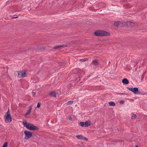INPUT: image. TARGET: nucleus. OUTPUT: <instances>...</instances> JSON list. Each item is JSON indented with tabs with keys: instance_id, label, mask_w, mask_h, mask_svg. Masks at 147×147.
Here are the masks:
<instances>
[{
	"instance_id": "obj_8",
	"label": "nucleus",
	"mask_w": 147,
	"mask_h": 147,
	"mask_svg": "<svg viewBox=\"0 0 147 147\" xmlns=\"http://www.w3.org/2000/svg\"><path fill=\"white\" fill-rule=\"evenodd\" d=\"M49 94L51 97H56V94L55 92H50Z\"/></svg>"
},
{
	"instance_id": "obj_10",
	"label": "nucleus",
	"mask_w": 147,
	"mask_h": 147,
	"mask_svg": "<svg viewBox=\"0 0 147 147\" xmlns=\"http://www.w3.org/2000/svg\"><path fill=\"white\" fill-rule=\"evenodd\" d=\"M90 125V122L89 121H87L84 122V127H86Z\"/></svg>"
},
{
	"instance_id": "obj_16",
	"label": "nucleus",
	"mask_w": 147,
	"mask_h": 147,
	"mask_svg": "<svg viewBox=\"0 0 147 147\" xmlns=\"http://www.w3.org/2000/svg\"><path fill=\"white\" fill-rule=\"evenodd\" d=\"M114 24L115 26L117 27V26H118L119 25V22H115Z\"/></svg>"
},
{
	"instance_id": "obj_30",
	"label": "nucleus",
	"mask_w": 147,
	"mask_h": 147,
	"mask_svg": "<svg viewBox=\"0 0 147 147\" xmlns=\"http://www.w3.org/2000/svg\"><path fill=\"white\" fill-rule=\"evenodd\" d=\"M32 93H33V95H35V94H36V93H35V92H32Z\"/></svg>"
},
{
	"instance_id": "obj_28",
	"label": "nucleus",
	"mask_w": 147,
	"mask_h": 147,
	"mask_svg": "<svg viewBox=\"0 0 147 147\" xmlns=\"http://www.w3.org/2000/svg\"><path fill=\"white\" fill-rule=\"evenodd\" d=\"M83 140H84L86 141H87L88 140L87 138L86 137H84V138H83Z\"/></svg>"
},
{
	"instance_id": "obj_34",
	"label": "nucleus",
	"mask_w": 147,
	"mask_h": 147,
	"mask_svg": "<svg viewBox=\"0 0 147 147\" xmlns=\"http://www.w3.org/2000/svg\"><path fill=\"white\" fill-rule=\"evenodd\" d=\"M110 63V61H109V63Z\"/></svg>"
},
{
	"instance_id": "obj_23",
	"label": "nucleus",
	"mask_w": 147,
	"mask_h": 147,
	"mask_svg": "<svg viewBox=\"0 0 147 147\" xmlns=\"http://www.w3.org/2000/svg\"><path fill=\"white\" fill-rule=\"evenodd\" d=\"M75 80L76 81H78L80 80V77H77L75 79Z\"/></svg>"
},
{
	"instance_id": "obj_13",
	"label": "nucleus",
	"mask_w": 147,
	"mask_h": 147,
	"mask_svg": "<svg viewBox=\"0 0 147 147\" xmlns=\"http://www.w3.org/2000/svg\"><path fill=\"white\" fill-rule=\"evenodd\" d=\"M92 63L93 65H97L99 64V63L97 60H93L92 61Z\"/></svg>"
},
{
	"instance_id": "obj_24",
	"label": "nucleus",
	"mask_w": 147,
	"mask_h": 147,
	"mask_svg": "<svg viewBox=\"0 0 147 147\" xmlns=\"http://www.w3.org/2000/svg\"><path fill=\"white\" fill-rule=\"evenodd\" d=\"M41 104L40 103H39V102L38 103L36 107L39 108L40 107Z\"/></svg>"
},
{
	"instance_id": "obj_11",
	"label": "nucleus",
	"mask_w": 147,
	"mask_h": 147,
	"mask_svg": "<svg viewBox=\"0 0 147 147\" xmlns=\"http://www.w3.org/2000/svg\"><path fill=\"white\" fill-rule=\"evenodd\" d=\"M122 82L123 83L126 84H127L129 83V81L126 78L123 79L122 80Z\"/></svg>"
},
{
	"instance_id": "obj_31",
	"label": "nucleus",
	"mask_w": 147,
	"mask_h": 147,
	"mask_svg": "<svg viewBox=\"0 0 147 147\" xmlns=\"http://www.w3.org/2000/svg\"><path fill=\"white\" fill-rule=\"evenodd\" d=\"M18 17H13V18H17Z\"/></svg>"
},
{
	"instance_id": "obj_20",
	"label": "nucleus",
	"mask_w": 147,
	"mask_h": 147,
	"mask_svg": "<svg viewBox=\"0 0 147 147\" xmlns=\"http://www.w3.org/2000/svg\"><path fill=\"white\" fill-rule=\"evenodd\" d=\"M73 102H74V101H68V102H67L66 104L67 105H71V104H72Z\"/></svg>"
},
{
	"instance_id": "obj_17",
	"label": "nucleus",
	"mask_w": 147,
	"mask_h": 147,
	"mask_svg": "<svg viewBox=\"0 0 147 147\" xmlns=\"http://www.w3.org/2000/svg\"><path fill=\"white\" fill-rule=\"evenodd\" d=\"M136 117V115L132 114V116L131 117V119H135Z\"/></svg>"
},
{
	"instance_id": "obj_33",
	"label": "nucleus",
	"mask_w": 147,
	"mask_h": 147,
	"mask_svg": "<svg viewBox=\"0 0 147 147\" xmlns=\"http://www.w3.org/2000/svg\"><path fill=\"white\" fill-rule=\"evenodd\" d=\"M74 80V79H72V80H71V81Z\"/></svg>"
},
{
	"instance_id": "obj_7",
	"label": "nucleus",
	"mask_w": 147,
	"mask_h": 147,
	"mask_svg": "<svg viewBox=\"0 0 147 147\" xmlns=\"http://www.w3.org/2000/svg\"><path fill=\"white\" fill-rule=\"evenodd\" d=\"M32 110V107L30 106L29 107V109L27 111L26 113L25 114V115L26 116L29 114L31 112Z\"/></svg>"
},
{
	"instance_id": "obj_22",
	"label": "nucleus",
	"mask_w": 147,
	"mask_h": 147,
	"mask_svg": "<svg viewBox=\"0 0 147 147\" xmlns=\"http://www.w3.org/2000/svg\"><path fill=\"white\" fill-rule=\"evenodd\" d=\"M8 144V143L7 142H5L3 144V145L2 147H7V145Z\"/></svg>"
},
{
	"instance_id": "obj_29",
	"label": "nucleus",
	"mask_w": 147,
	"mask_h": 147,
	"mask_svg": "<svg viewBox=\"0 0 147 147\" xmlns=\"http://www.w3.org/2000/svg\"><path fill=\"white\" fill-rule=\"evenodd\" d=\"M68 119L69 120H72V117L70 116V117H69V118H68Z\"/></svg>"
},
{
	"instance_id": "obj_2",
	"label": "nucleus",
	"mask_w": 147,
	"mask_h": 147,
	"mask_svg": "<svg viewBox=\"0 0 147 147\" xmlns=\"http://www.w3.org/2000/svg\"><path fill=\"white\" fill-rule=\"evenodd\" d=\"M23 124L25 127L28 129L31 130H38V128L33 124L31 123H28L26 122H23Z\"/></svg>"
},
{
	"instance_id": "obj_9",
	"label": "nucleus",
	"mask_w": 147,
	"mask_h": 147,
	"mask_svg": "<svg viewBox=\"0 0 147 147\" xmlns=\"http://www.w3.org/2000/svg\"><path fill=\"white\" fill-rule=\"evenodd\" d=\"M66 47L65 46L63 45H60V46H56L54 48V49H60L61 48H63V47Z\"/></svg>"
},
{
	"instance_id": "obj_1",
	"label": "nucleus",
	"mask_w": 147,
	"mask_h": 147,
	"mask_svg": "<svg viewBox=\"0 0 147 147\" xmlns=\"http://www.w3.org/2000/svg\"><path fill=\"white\" fill-rule=\"evenodd\" d=\"M94 34L96 36H109L110 35V33L104 30H98L95 31Z\"/></svg>"
},
{
	"instance_id": "obj_27",
	"label": "nucleus",
	"mask_w": 147,
	"mask_h": 147,
	"mask_svg": "<svg viewBox=\"0 0 147 147\" xmlns=\"http://www.w3.org/2000/svg\"><path fill=\"white\" fill-rule=\"evenodd\" d=\"M76 74H71L70 75V76L71 77H72L74 76H76Z\"/></svg>"
},
{
	"instance_id": "obj_3",
	"label": "nucleus",
	"mask_w": 147,
	"mask_h": 147,
	"mask_svg": "<svg viewBox=\"0 0 147 147\" xmlns=\"http://www.w3.org/2000/svg\"><path fill=\"white\" fill-rule=\"evenodd\" d=\"M5 121L6 123H10L12 121V118L9 109L4 116Z\"/></svg>"
},
{
	"instance_id": "obj_4",
	"label": "nucleus",
	"mask_w": 147,
	"mask_h": 147,
	"mask_svg": "<svg viewBox=\"0 0 147 147\" xmlns=\"http://www.w3.org/2000/svg\"><path fill=\"white\" fill-rule=\"evenodd\" d=\"M127 89L133 92L135 94H140L141 93L140 92H139L138 88L137 87L129 88L127 87Z\"/></svg>"
},
{
	"instance_id": "obj_26",
	"label": "nucleus",
	"mask_w": 147,
	"mask_h": 147,
	"mask_svg": "<svg viewBox=\"0 0 147 147\" xmlns=\"http://www.w3.org/2000/svg\"><path fill=\"white\" fill-rule=\"evenodd\" d=\"M124 103V101L123 100H121L119 102V103L121 104H122Z\"/></svg>"
},
{
	"instance_id": "obj_6",
	"label": "nucleus",
	"mask_w": 147,
	"mask_h": 147,
	"mask_svg": "<svg viewBox=\"0 0 147 147\" xmlns=\"http://www.w3.org/2000/svg\"><path fill=\"white\" fill-rule=\"evenodd\" d=\"M25 72L23 71H18V77L19 78H23L26 77Z\"/></svg>"
},
{
	"instance_id": "obj_5",
	"label": "nucleus",
	"mask_w": 147,
	"mask_h": 147,
	"mask_svg": "<svg viewBox=\"0 0 147 147\" xmlns=\"http://www.w3.org/2000/svg\"><path fill=\"white\" fill-rule=\"evenodd\" d=\"M24 133L25 135V136L24 137L25 139L28 140L32 136V133L30 131H25Z\"/></svg>"
},
{
	"instance_id": "obj_25",
	"label": "nucleus",
	"mask_w": 147,
	"mask_h": 147,
	"mask_svg": "<svg viewBox=\"0 0 147 147\" xmlns=\"http://www.w3.org/2000/svg\"><path fill=\"white\" fill-rule=\"evenodd\" d=\"M87 59H81L80 60V61H82L84 62L86 61Z\"/></svg>"
},
{
	"instance_id": "obj_18",
	"label": "nucleus",
	"mask_w": 147,
	"mask_h": 147,
	"mask_svg": "<svg viewBox=\"0 0 147 147\" xmlns=\"http://www.w3.org/2000/svg\"><path fill=\"white\" fill-rule=\"evenodd\" d=\"M79 124L81 126L84 127V122H80Z\"/></svg>"
},
{
	"instance_id": "obj_21",
	"label": "nucleus",
	"mask_w": 147,
	"mask_h": 147,
	"mask_svg": "<svg viewBox=\"0 0 147 147\" xmlns=\"http://www.w3.org/2000/svg\"><path fill=\"white\" fill-rule=\"evenodd\" d=\"M128 23L131 26H134L135 24L134 23V22H129Z\"/></svg>"
},
{
	"instance_id": "obj_12",
	"label": "nucleus",
	"mask_w": 147,
	"mask_h": 147,
	"mask_svg": "<svg viewBox=\"0 0 147 147\" xmlns=\"http://www.w3.org/2000/svg\"><path fill=\"white\" fill-rule=\"evenodd\" d=\"M76 137L78 139L83 140L84 136L81 135H78L76 136Z\"/></svg>"
},
{
	"instance_id": "obj_14",
	"label": "nucleus",
	"mask_w": 147,
	"mask_h": 147,
	"mask_svg": "<svg viewBox=\"0 0 147 147\" xmlns=\"http://www.w3.org/2000/svg\"><path fill=\"white\" fill-rule=\"evenodd\" d=\"M109 104L110 106L114 107L115 106V104L114 102L111 101L109 102Z\"/></svg>"
},
{
	"instance_id": "obj_32",
	"label": "nucleus",
	"mask_w": 147,
	"mask_h": 147,
	"mask_svg": "<svg viewBox=\"0 0 147 147\" xmlns=\"http://www.w3.org/2000/svg\"><path fill=\"white\" fill-rule=\"evenodd\" d=\"M135 147H138L137 146H136Z\"/></svg>"
},
{
	"instance_id": "obj_15",
	"label": "nucleus",
	"mask_w": 147,
	"mask_h": 147,
	"mask_svg": "<svg viewBox=\"0 0 147 147\" xmlns=\"http://www.w3.org/2000/svg\"><path fill=\"white\" fill-rule=\"evenodd\" d=\"M67 63L66 61H64L63 63H62V67L65 66H67Z\"/></svg>"
},
{
	"instance_id": "obj_19",
	"label": "nucleus",
	"mask_w": 147,
	"mask_h": 147,
	"mask_svg": "<svg viewBox=\"0 0 147 147\" xmlns=\"http://www.w3.org/2000/svg\"><path fill=\"white\" fill-rule=\"evenodd\" d=\"M79 73L80 74V75L82 76L84 74V72L83 71H80L79 72Z\"/></svg>"
}]
</instances>
